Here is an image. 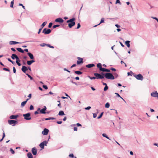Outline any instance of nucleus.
I'll use <instances>...</instances> for the list:
<instances>
[{
	"instance_id": "1",
	"label": "nucleus",
	"mask_w": 158,
	"mask_h": 158,
	"mask_svg": "<svg viewBox=\"0 0 158 158\" xmlns=\"http://www.w3.org/2000/svg\"><path fill=\"white\" fill-rule=\"evenodd\" d=\"M75 20V19L74 18H72L66 21V23H64L62 25V27H64V26L67 25V23H69L68 24V27L69 28H72L74 26L75 24V22L74 21Z\"/></svg>"
},
{
	"instance_id": "2",
	"label": "nucleus",
	"mask_w": 158,
	"mask_h": 158,
	"mask_svg": "<svg viewBox=\"0 0 158 158\" xmlns=\"http://www.w3.org/2000/svg\"><path fill=\"white\" fill-rule=\"evenodd\" d=\"M102 75L104 76L105 78L110 80H113L114 79V75L110 73H106L105 74L102 73Z\"/></svg>"
},
{
	"instance_id": "3",
	"label": "nucleus",
	"mask_w": 158,
	"mask_h": 158,
	"mask_svg": "<svg viewBox=\"0 0 158 158\" xmlns=\"http://www.w3.org/2000/svg\"><path fill=\"white\" fill-rule=\"evenodd\" d=\"M51 31H52L50 29L45 28L43 30L42 33H44V35H48L51 33Z\"/></svg>"
},
{
	"instance_id": "4",
	"label": "nucleus",
	"mask_w": 158,
	"mask_h": 158,
	"mask_svg": "<svg viewBox=\"0 0 158 158\" xmlns=\"http://www.w3.org/2000/svg\"><path fill=\"white\" fill-rule=\"evenodd\" d=\"M47 109V108L46 106H44L43 108L40 109V108H38L37 109V111H40V113L42 114H45L46 112L45 111Z\"/></svg>"
},
{
	"instance_id": "5",
	"label": "nucleus",
	"mask_w": 158,
	"mask_h": 158,
	"mask_svg": "<svg viewBox=\"0 0 158 158\" xmlns=\"http://www.w3.org/2000/svg\"><path fill=\"white\" fill-rule=\"evenodd\" d=\"M30 115L31 114L29 113L23 114V116L24 117V119L27 120H30L31 119V118L29 117Z\"/></svg>"
},
{
	"instance_id": "6",
	"label": "nucleus",
	"mask_w": 158,
	"mask_h": 158,
	"mask_svg": "<svg viewBox=\"0 0 158 158\" xmlns=\"http://www.w3.org/2000/svg\"><path fill=\"white\" fill-rule=\"evenodd\" d=\"M134 77L137 80L142 81L143 79V76L141 74L135 75Z\"/></svg>"
},
{
	"instance_id": "7",
	"label": "nucleus",
	"mask_w": 158,
	"mask_h": 158,
	"mask_svg": "<svg viewBox=\"0 0 158 158\" xmlns=\"http://www.w3.org/2000/svg\"><path fill=\"white\" fill-rule=\"evenodd\" d=\"M48 143V142L46 141H44L43 142L41 143L39 145L40 147L42 149L44 148V146H47Z\"/></svg>"
},
{
	"instance_id": "8",
	"label": "nucleus",
	"mask_w": 158,
	"mask_h": 158,
	"mask_svg": "<svg viewBox=\"0 0 158 158\" xmlns=\"http://www.w3.org/2000/svg\"><path fill=\"white\" fill-rule=\"evenodd\" d=\"M94 75L95 76L96 79H102L104 78V76L98 73H94Z\"/></svg>"
},
{
	"instance_id": "9",
	"label": "nucleus",
	"mask_w": 158,
	"mask_h": 158,
	"mask_svg": "<svg viewBox=\"0 0 158 158\" xmlns=\"http://www.w3.org/2000/svg\"><path fill=\"white\" fill-rule=\"evenodd\" d=\"M8 123L10 125H12L13 126H15V124L17 122L15 120H8Z\"/></svg>"
},
{
	"instance_id": "10",
	"label": "nucleus",
	"mask_w": 158,
	"mask_h": 158,
	"mask_svg": "<svg viewBox=\"0 0 158 158\" xmlns=\"http://www.w3.org/2000/svg\"><path fill=\"white\" fill-rule=\"evenodd\" d=\"M151 96L155 98L157 97L158 99V93L157 91L152 92L151 94Z\"/></svg>"
},
{
	"instance_id": "11",
	"label": "nucleus",
	"mask_w": 158,
	"mask_h": 158,
	"mask_svg": "<svg viewBox=\"0 0 158 158\" xmlns=\"http://www.w3.org/2000/svg\"><path fill=\"white\" fill-rule=\"evenodd\" d=\"M55 21L56 22H58L60 23H61L63 22L64 20L62 18H59L56 19L55 20Z\"/></svg>"
},
{
	"instance_id": "12",
	"label": "nucleus",
	"mask_w": 158,
	"mask_h": 158,
	"mask_svg": "<svg viewBox=\"0 0 158 158\" xmlns=\"http://www.w3.org/2000/svg\"><path fill=\"white\" fill-rule=\"evenodd\" d=\"M49 130L47 128H44L42 132V134L43 135H47L48 134Z\"/></svg>"
},
{
	"instance_id": "13",
	"label": "nucleus",
	"mask_w": 158,
	"mask_h": 158,
	"mask_svg": "<svg viewBox=\"0 0 158 158\" xmlns=\"http://www.w3.org/2000/svg\"><path fill=\"white\" fill-rule=\"evenodd\" d=\"M31 152L33 155H35L37 154V150L34 147L32 148Z\"/></svg>"
},
{
	"instance_id": "14",
	"label": "nucleus",
	"mask_w": 158,
	"mask_h": 158,
	"mask_svg": "<svg viewBox=\"0 0 158 158\" xmlns=\"http://www.w3.org/2000/svg\"><path fill=\"white\" fill-rule=\"evenodd\" d=\"M77 59H78V60L77 61V64H80L83 63V59L82 58L78 57Z\"/></svg>"
},
{
	"instance_id": "15",
	"label": "nucleus",
	"mask_w": 158,
	"mask_h": 158,
	"mask_svg": "<svg viewBox=\"0 0 158 158\" xmlns=\"http://www.w3.org/2000/svg\"><path fill=\"white\" fill-rule=\"evenodd\" d=\"M22 70L24 73H25L26 71L28 69L25 66H23L22 68Z\"/></svg>"
},
{
	"instance_id": "16",
	"label": "nucleus",
	"mask_w": 158,
	"mask_h": 158,
	"mask_svg": "<svg viewBox=\"0 0 158 158\" xmlns=\"http://www.w3.org/2000/svg\"><path fill=\"white\" fill-rule=\"evenodd\" d=\"M20 43L16 41H11L9 42V44L10 45L15 44H17Z\"/></svg>"
},
{
	"instance_id": "17",
	"label": "nucleus",
	"mask_w": 158,
	"mask_h": 158,
	"mask_svg": "<svg viewBox=\"0 0 158 158\" xmlns=\"http://www.w3.org/2000/svg\"><path fill=\"white\" fill-rule=\"evenodd\" d=\"M95 66V64H91L86 65V67L88 68H91Z\"/></svg>"
},
{
	"instance_id": "18",
	"label": "nucleus",
	"mask_w": 158,
	"mask_h": 158,
	"mask_svg": "<svg viewBox=\"0 0 158 158\" xmlns=\"http://www.w3.org/2000/svg\"><path fill=\"white\" fill-rule=\"evenodd\" d=\"M29 100V99H27L26 101L22 102L21 103V106L22 107L24 106L26 104V103Z\"/></svg>"
},
{
	"instance_id": "19",
	"label": "nucleus",
	"mask_w": 158,
	"mask_h": 158,
	"mask_svg": "<svg viewBox=\"0 0 158 158\" xmlns=\"http://www.w3.org/2000/svg\"><path fill=\"white\" fill-rule=\"evenodd\" d=\"M18 117V115H11L10 117V118L11 119H15L17 118Z\"/></svg>"
},
{
	"instance_id": "20",
	"label": "nucleus",
	"mask_w": 158,
	"mask_h": 158,
	"mask_svg": "<svg viewBox=\"0 0 158 158\" xmlns=\"http://www.w3.org/2000/svg\"><path fill=\"white\" fill-rule=\"evenodd\" d=\"M130 41L129 40H127L125 41V44L128 48H129L130 47Z\"/></svg>"
},
{
	"instance_id": "21",
	"label": "nucleus",
	"mask_w": 158,
	"mask_h": 158,
	"mask_svg": "<svg viewBox=\"0 0 158 158\" xmlns=\"http://www.w3.org/2000/svg\"><path fill=\"white\" fill-rule=\"evenodd\" d=\"M47 22L45 21V22H44V23H43L41 25V27L40 28H42V29L43 27L46 25L47 24Z\"/></svg>"
},
{
	"instance_id": "22",
	"label": "nucleus",
	"mask_w": 158,
	"mask_h": 158,
	"mask_svg": "<svg viewBox=\"0 0 158 158\" xmlns=\"http://www.w3.org/2000/svg\"><path fill=\"white\" fill-rule=\"evenodd\" d=\"M27 55L31 59H33L34 58V56L31 53H27Z\"/></svg>"
},
{
	"instance_id": "23",
	"label": "nucleus",
	"mask_w": 158,
	"mask_h": 158,
	"mask_svg": "<svg viewBox=\"0 0 158 158\" xmlns=\"http://www.w3.org/2000/svg\"><path fill=\"white\" fill-rule=\"evenodd\" d=\"M27 156L28 158H33V156L30 152H29L27 153Z\"/></svg>"
},
{
	"instance_id": "24",
	"label": "nucleus",
	"mask_w": 158,
	"mask_h": 158,
	"mask_svg": "<svg viewBox=\"0 0 158 158\" xmlns=\"http://www.w3.org/2000/svg\"><path fill=\"white\" fill-rule=\"evenodd\" d=\"M104 19L103 18H102L101 19V21H100V23L99 24H98V25H95L94 26V27H96L97 26L100 25V24H101V23H104Z\"/></svg>"
},
{
	"instance_id": "25",
	"label": "nucleus",
	"mask_w": 158,
	"mask_h": 158,
	"mask_svg": "<svg viewBox=\"0 0 158 158\" xmlns=\"http://www.w3.org/2000/svg\"><path fill=\"white\" fill-rule=\"evenodd\" d=\"M74 73L78 75H80L82 74V73L80 71H75Z\"/></svg>"
},
{
	"instance_id": "26",
	"label": "nucleus",
	"mask_w": 158,
	"mask_h": 158,
	"mask_svg": "<svg viewBox=\"0 0 158 158\" xmlns=\"http://www.w3.org/2000/svg\"><path fill=\"white\" fill-rule=\"evenodd\" d=\"M64 114V112L63 111H59L58 115L60 116H62Z\"/></svg>"
},
{
	"instance_id": "27",
	"label": "nucleus",
	"mask_w": 158,
	"mask_h": 158,
	"mask_svg": "<svg viewBox=\"0 0 158 158\" xmlns=\"http://www.w3.org/2000/svg\"><path fill=\"white\" fill-rule=\"evenodd\" d=\"M115 94H116L117 97H120V98H121L125 102H126L125 101L122 97H121L120 95H119V94L117 93H115Z\"/></svg>"
},
{
	"instance_id": "28",
	"label": "nucleus",
	"mask_w": 158,
	"mask_h": 158,
	"mask_svg": "<svg viewBox=\"0 0 158 158\" xmlns=\"http://www.w3.org/2000/svg\"><path fill=\"white\" fill-rule=\"evenodd\" d=\"M97 67L98 68H99V70H100L102 68L101 64L100 63L98 64H97Z\"/></svg>"
},
{
	"instance_id": "29",
	"label": "nucleus",
	"mask_w": 158,
	"mask_h": 158,
	"mask_svg": "<svg viewBox=\"0 0 158 158\" xmlns=\"http://www.w3.org/2000/svg\"><path fill=\"white\" fill-rule=\"evenodd\" d=\"M102 135L103 137H106V138L109 139V140H111V139H110V138L107 136V135H106V134L103 133L102 134Z\"/></svg>"
},
{
	"instance_id": "30",
	"label": "nucleus",
	"mask_w": 158,
	"mask_h": 158,
	"mask_svg": "<svg viewBox=\"0 0 158 158\" xmlns=\"http://www.w3.org/2000/svg\"><path fill=\"white\" fill-rule=\"evenodd\" d=\"M16 56L17 55L16 54H13L12 55L11 57L14 60L15 59Z\"/></svg>"
},
{
	"instance_id": "31",
	"label": "nucleus",
	"mask_w": 158,
	"mask_h": 158,
	"mask_svg": "<svg viewBox=\"0 0 158 158\" xmlns=\"http://www.w3.org/2000/svg\"><path fill=\"white\" fill-rule=\"evenodd\" d=\"M105 107L106 108H109L110 107V104L108 102H107L105 105Z\"/></svg>"
},
{
	"instance_id": "32",
	"label": "nucleus",
	"mask_w": 158,
	"mask_h": 158,
	"mask_svg": "<svg viewBox=\"0 0 158 158\" xmlns=\"http://www.w3.org/2000/svg\"><path fill=\"white\" fill-rule=\"evenodd\" d=\"M5 133L4 131H3V133L2 137V139L0 140V142H1L3 140L4 138L5 137Z\"/></svg>"
},
{
	"instance_id": "33",
	"label": "nucleus",
	"mask_w": 158,
	"mask_h": 158,
	"mask_svg": "<svg viewBox=\"0 0 158 158\" xmlns=\"http://www.w3.org/2000/svg\"><path fill=\"white\" fill-rule=\"evenodd\" d=\"M20 61V60H16V62L18 65L19 66H20L21 65V64L19 62Z\"/></svg>"
},
{
	"instance_id": "34",
	"label": "nucleus",
	"mask_w": 158,
	"mask_h": 158,
	"mask_svg": "<svg viewBox=\"0 0 158 158\" xmlns=\"http://www.w3.org/2000/svg\"><path fill=\"white\" fill-rule=\"evenodd\" d=\"M13 5H14V0H13V1L11 2L10 7L11 8H13Z\"/></svg>"
},
{
	"instance_id": "35",
	"label": "nucleus",
	"mask_w": 158,
	"mask_h": 158,
	"mask_svg": "<svg viewBox=\"0 0 158 158\" xmlns=\"http://www.w3.org/2000/svg\"><path fill=\"white\" fill-rule=\"evenodd\" d=\"M46 46L48 47H49L50 48H54V47L53 46L51 45L50 44H47Z\"/></svg>"
},
{
	"instance_id": "36",
	"label": "nucleus",
	"mask_w": 158,
	"mask_h": 158,
	"mask_svg": "<svg viewBox=\"0 0 158 158\" xmlns=\"http://www.w3.org/2000/svg\"><path fill=\"white\" fill-rule=\"evenodd\" d=\"M19 51V52H21V53H23L24 52V51H26L27 52H28V50H18Z\"/></svg>"
},
{
	"instance_id": "37",
	"label": "nucleus",
	"mask_w": 158,
	"mask_h": 158,
	"mask_svg": "<svg viewBox=\"0 0 158 158\" xmlns=\"http://www.w3.org/2000/svg\"><path fill=\"white\" fill-rule=\"evenodd\" d=\"M60 26V25H58V24L55 25H53L52 27L53 29H55L57 27H59Z\"/></svg>"
},
{
	"instance_id": "38",
	"label": "nucleus",
	"mask_w": 158,
	"mask_h": 158,
	"mask_svg": "<svg viewBox=\"0 0 158 158\" xmlns=\"http://www.w3.org/2000/svg\"><path fill=\"white\" fill-rule=\"evenodd\" d=\"M7 60L11 62L12 64H15V62L14 61H12L10 58H8L7 59Z\"/></svg>"
},
{
	"instance_id": "39",
	"label": "nucleus",
	"mask_w": 158,
	"mask_h": 158,
	"mask_svg": "<svg viewBox=\"0 0 158 158\" xmlns=\"http://www.w3.org/2000/svg\"><path fill=\"white\" fill-rule=\"evenodd\" d=\"M47 44L45 43H42L40 44V45L41 47H44L46 46Z\"/></svg>"
},
{
	"instance_id": "40",
	"label": "nucleus",
	"mask_w": 158,
	"mask_h": 158,
	"mask_svg": "<svg viewBox=\"0 0 158 158\" xmlns=\"http://www.w3.org/2000/svg\"><path fill=\"white\" fill-rule=\"evenodd\" d=\"M26 75L31 80H33V78L29 74L27 73L26 74Z\"/></svg>"
},
{
	"instance_id": "41",
	"label": "nucleus",
	"mask_w": 158,
	"mask_h": 158,
	"mask_svg": "<svg viewBox=\"0 0 158 158\" xmlns=\"http://www.w3.org/2000/svg\"><path fill=\"white\" fill-rule=\"evenodd\" d=\"M103 112H102L101 114H100L99 116L97 118L98 119H99V118H101L102 117V116L103 115Z\"/></svg>"
},
{
	"instance_id": "42",
	"label": "nucleus",
	"mask_w": 158,
	"mask_h": 158,
	"mask_svg": "<svg viewBox=\"0 0 158 158\" xmlns=\"http://www.w3.org/2000/svg\"><path fill=\"white\" fill-rule=\"evenodd\" d=\"M52 24L53 23L52 22L49 23L48 25V27L49 28H51L52 26Z\"/></svg>"
},
{
	"instance_id": "43",
	"label": "nucleus",
	"mask_w": 158,
	"mask_h": 158,
	"mask_svg": "<svg viewBox=\"0 0 158 158\" xmlns=\"http://www.w3.org/2000/svg\"><path fill=\"white\" fill-rule=\"evenodd\" d=\"M113 75L114 76V77H115L116 78L117 77H118V75L117 73H113Z\"/></svg>"
},
{
	"instance_id": "44",
	"label": "nucleus",
	"mask_w": 158,
	"mask_h": 158,
	"mask_svg": "<svg viewBox=\"0 0 158 158\" xmlns=\"http://www.w3.org/2000/svg\"><path fill=\"white\" fill-rule=\"evenodd\" d=\"M106 69L102 68H102H101V69L100 70L103 72H106Z\"/></svg>"
},
{
	"instance_id": "45",
	"label": "nucleus",
	"mask_w": 158,
	"mask_h": 158,
	"mask_svg": "<svg viewBox=\"0 0 158 158\" xmlns=\"http://www.w3.org/2000/svg\"><path fill=\"white\" fill-rule=\"evenodd\" d=\"M108 89V87L107 85H106V86H105V87L104 88V91H106Z\"/></svg>"
},
{
	"instance_id": "46",
	"label": "nucleus",
	"mask_w": 158,
	"mask_h": 158,
	"mask_svg": "<svg viewBox=\"0 0 158 158\" xmlns=\"http://www.w3.org/2000/svg\"><path fill=\"white\" fill-rule=\"evenodd\" d=\"M30 110H32L34 109V107L32 105H31L29 108Z\"/></svg>"
},
{
	"instance_id": "47",
	"label": "nucleus",
	"mask_w": 158,
	"mask_h": 158,
	"mask_svg": "<svg viewBox=\"0 0 158 158\" xmlns=\"http://www.w3.org/2000/svg\"><path fill=\"white\" fill-rule=\"evenodd\" d=\"M27 63L28 65H30L32 64L31 61H30V60L27 61Z\"/></svg>"
},
{
	"instance_id": "48",
	"label": "nucleus",
	"mask_w": 158,
	"mask_h": 158,
	"mask_svg": "<svg viewBox=\"0 0 158 158\" xmlns=\"http://www.w3.org/2000/svg\"><path fill=\"white\" fill-rule=\"evenodd\" d=\"M77 27L76 28L77 29H78L79 28L81 27V25L79 23H78L77 25Z\"/></svg>"
},
{
	"instance_id": "49",
	"label": "nucleus",
	"mask_w": 158,
	"mask_h": 158,
	"mask_svg": "<svg viewBox=\"0 0 158 158\" xmlns=\"http://www.w3.org/2000/svg\"><path fill=\"white\" fill-rule=\"evenodd\" d=\"M10 151L11 152L12 154H14L15 153V152L12 148H10Z\"/></svg>"
},
{
	"instance_id": "50",
	"label": "nucleus",
	"mask_w": 158,
	"mask_h": 158,
	"mask_svg": "<svg viewBox=\"0 0 158 158\" xmlns=\"http://www.w3.org/2000/svg\"><path fill=\"white\" fill-rule=\"evenodd\" d=\"M69 156L70 157H71V158H73V157H74L73 154H72V153L70 154L69 155Z\"/></svg>"
},
{
	"instance_id": "51",
	"label": "nucleus",
	"mask_w": 158,
	"mask_h": 158,
	"mask_svg": "<svg viewBox=\"0 0 158 158\" xmlns=\"http://www.w3.org/2000/svg\"><path fill=\"white\" fill-rule=\"evenodd\" d=\"M115 3H116V4H117V3H119L120 4H121L119 0H116Z\"/></svg>"
},
{
	"instance_id": "52",
	"label": "nucleus",
	"mask_w": 158,
	"mask_h": 158,
	"mask_svg": "<svg viewBox=\"0 0 158 158\" xmlns=\"http://www.w3.org/2000/svg\"><path fill=\"white\" fill-rule=\"evenodd\" d=\"M43 87L46 89H48V87L46 85H43Z\"/></svg>"
},
{
	"instance_id": "53",
	"label": "nucleus",
	"mask_w": 158,
	"mask_h": 158,
	"mask_svg": "<svg viewBox=\"0 0 158 158\" xmlns=\"http://www.w3.org/2000/svg\"><path fill=\"white\" fill-rule=\"evenodd\" d=\"M3 70L5 71H10V70L6 68H3Z\"/></svg>"
},
{
	"instance_id": "54",
	"label": "nucleus",
	"mask_w": 158,
	"mask_h": 158,
	"mask_svg": "<svg viewBox=\"0 0 158 158\" xmlns=\"http://www.w3.org/2000/svg\"><path fill=\"white\" fill-rule=\"evenodd\" d=\"M49 94H52L53 96H55L56 95V94H54L53 93H52V92L50 91L49 93Z\"/></svg>"
},
{
	"instance_id": "55",
	"label": "nucleus",
	"mask_w": 158,
	"mask_h": 158,
	"mask_svg": "<svg viewBox=\"0 0 158 158\" xmlns=\"http://www.w3.org/2000/svg\"><path fill=\"white\" fill-rule=\"evenodd\" d=\"M91 108V107L90 106H88L87 107L85 108V109L86 110H89Z\"/></svg>"
},
{
	"instance_id": "56",
	"label": "nucleus",
	"mask_w": 158,
	"mask_h": 158,
	"mask_svg": "<svg viewBox=\"0 0 158 158\" xmlns=\"http://www.w3.org/2000/svg\"><path fill=\"white\" fill-rule=\"evenodd\" d=\"M42 28H40L39 29V31H38V34H40L42 30Z\"/></svg>"
},
{
	"instance_id": "57",
	"label": "nucleus",
	"mask_w": 158,
	"mask_h": 158,
	"mask_svg": "<svg viewBox=\"0 0 158 158\" xmlns=\"http://www.w3.org/2000/svg\"><path fill=\"white\" fill-rule=\"evenodd\" d=\"M64 71H66L67 72H68L70 73V71L68 70L66 68H64Z\"/></svg>"
},
{
	"instance_id": "58",
	"label": "nucleus",
	"mask_w": 158,
	"mask_h": 158,
	"mask_svg": "<svg viewBox=\"0 0 158 158\" xmlns=\"http://www.w3.org/2000/svg\"><path fill=\"white\" fill-rule=\"evenodd\" d=\"M89 77V78L90 79H91V80L94 79H96L95 77Z\"/></svg>"
},
{
	"instance_id": "59",
	"label": "nucleus",
	"mask_w": 158,
	"mask_h": 158,
	"mask_svg": "<svg viewBox=\"0 0 158 158\" xmlns=\"http://www.w3.org/2000/svg\"><path fill=\"white\" fill-rule=\"evenodd\" d=\"M115 26L117 28H119L120 27V26L119 25H118V24H116L115 25Z\"/></svg>"
},
{
	"instance_id": "60",
	"label": "nucleus",
	"mask_w": 158,
	"mask_h": 158,
	"mask_svg": "<svg viewBox=\"0 0 158 158\" xmlns=\"http://www.w3.org/2000/svg\"><path fill=\"white\" fill-rule=\"evenodd\" d=\"M93 117L94 118H95L97 116V114L95 113H93Z\"/></svg>"
},
{
	"instance_id": "61",
	"label": "nucleus",
	"mask_w": 158,
	"mask_h": 158,
	"mask_svg": "<svg viewBox=\"0 0 158 158\" xmlns=\"http://www.w3.org/2000/svg\"><path fill=\"white\" fill-rule=\"evenodd\" d=\"M76 66V64H73L72 66H71L70 67L71 69L73 67H75Z\"/></svg>"
},
{
	"instance_id": "62",
	"label": "nucleus",
	"mask_w": 158,
	"mask_h": 158,
	"mask_svg": "<svg viewBox=\"0 0 158 158\" xmlns=\"http://www.w3.org/2000/svg\"><path fill=\"white\" fill-rule=\"evenodd\" d=\"M110 69L111 70H112V71H116V69H114V68H110Z\"/></svg>"
},
{
	"instance_id": "63",
	"label": "nucleus",
	"mask_w": 158,
	"mask_h": 158,
	"mask_svg": "<svg viewBox=\"0 0 158 158\" xmlns=\"http://www.w3.org/2000/svg\"><path fill=\"white\" fill-rule=\"evenodd\" d=\"M31 94H30L28 96V98H28V99H30L31 98Z\"/></svg>"
},
{
	"instance_id": "64",
	"label": "nucleus",
	"mask_w": 158,
	"mask_h": 158,
	"mask_svg": "<svg viewBox=\"0 0 158 158\" xmlns=\"http://www.w3.org/2000/svg\"><path fill=\"white\" fill-rule=\"evenodd\" d=\"M13 72H14V73H15L16 71V69H15V67H13Z\"/></svg>"
}]
</instances>
